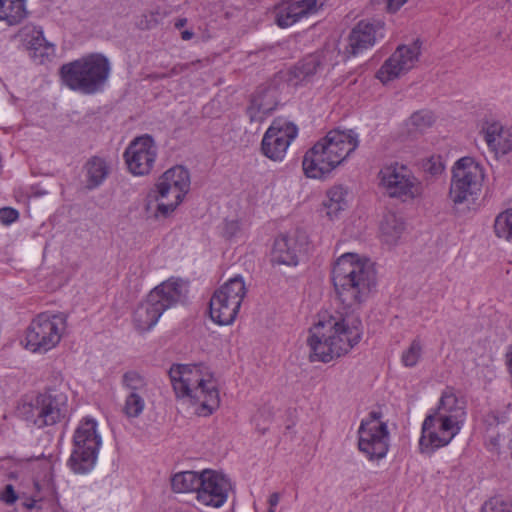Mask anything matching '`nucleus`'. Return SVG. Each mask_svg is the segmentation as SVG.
I'll use <instances>...</instances> for the list:
<instances>
[{"label": "nucleus", "mask_w": 512, "mask_h": 512, "mask_svg": "<svg viewBox=\"0 0 512 512\" xmlns=\"http://www.w3.org/2000/svg\"><path fill=\"white\" fill-rule=\"evenodd\" d=\"M494 232L498 238L512 242V208H508L496 216Z\"/></svg>", "instance_id": "nucleus-35"}, {"label": "nucleus", "mask_w": 512, "mask_h": 512, "mask_svg": "<svg viewBox=\"0 0 512 512\" xmlns=\"http://www.w3.org/2000/svg\"><path fill=\"white\" fill-rule=\"evenodd\" d=\"M481 512H512V510L507 502L495 497L485 502Z\"/></svg>", "instance_id": "nucleus-40"}, {"label": "nucleus", "mask_w": 512, "mask_h": 512, "mask_svg": "<svg viewBox=\"0 0 512 512\" xmlns=\"http://www.w3.org/2000/svg\"><path fill=\"white\" fill-rule=\"evenodd\" d=\"M247 289L241 276L229 279L212 295L209 303L211 319L219 325H230L239 313Z\"/></svg>", "instance_id": "nucleus-9"}, {"label": "nucleus", "mask_w": 512, "mask_h": 512, "mask_svg": "<svg viewBox=\"0 0 512 512\" xmlns=\"http://www.w3.org/2000/svg\"><path fill=\"white\" fill-rule=\"evenodd\" d=\"M87 187L94 189L101 185L109 174L106 161L99 157H93L86 163Z\"/></svg>", "instance_id": "nucleus-32"}, {"label": "nucleus", "mask_w": 512, "mask_h": 512, "mask_svg": "<svg viewBox=\"0 0 512 512\" xmlns=\"http://www.w3.org/2000/svg\"><path fill=\"white\" fill-rule=\"evenodd\" d=\"M317 10V0L283 1L276 7L275 21L279 27L286 28Z\"/></svg>", "instance_id": "nucleus-22"}, {"label": "nucleus", "mask_w": 512, "mask_h": 512, "mask_svg": "<svg viewBox=\"0 0 512 512\" xmlns=\"http://www.w3.org/2000/svg\"><path fill=\"white\" fill-rule=\"evenodd\" d=\"M378 186L385 196L402 203L420 199L424 193L422 182L407 165L392 162L378 172Z\"/></svg>", "instance_id": "nucleus-7"}, {"label": "nucleus", "mask_w": 512, "mask_h": 512, "mask_svg": "<svg viewBox=\"0 0 512 512\" xmlns=\"http://www.w3.org/2000/svg\"><path fill=\"white\" fill-rule=\"evenodd\" d=\"M300 251L301 244L298 235H281L274 241L271 260L278 265L296 266L299 262Z\"/></svg>", "instance_id": "nucleus-24"}, {"label": "nucleus", "mask_w": 512, "mask_h": 512, "mask_svg": "<svg viewBox=\"0 0 512 512\" xmlns=\"http://www.w3.org/2000/svg\"><path fill=\"white\" fill-rule=\"evenodd\" d=\"M422 355V344L419 339H414L409 347L403 351L401 362L405 367H414Z\"/></svg>", "instance_id": "nucleus-36"}, {"label": "nucleus", "mask_w": 512, "mask_h": 512, "mask_svg": "<svg viewBox=\"0 0 512 512\" xmlns=\"http://www.w3.org/2000/svg\"><path fill=\"white\" fill-rule=\"evenodd\" d=\"M25 0H0V21L12 26L27 17Z\"/></svg>", "instance_id": "nucleus-29"}, {"label": "nucleus", "mask_w": 512, "mask_h": 512, "mask_svg": "<svg viewBox=\"0 0 512 512\" xmlns=\"http://www.w3.org/2000/svg\"><path fill=\"white\" fill-rule=\"evenodd\" d=\"M190 188V176L183 166L168 169L158 179L150 197L156 202L153 211L155 218L170 216L182 203Z\"/></svg>", "instance_id": "nucleus-6"}, {"label": "nucleus", "mask_w": 512, "mask_h": 512, "mask_svg": "<svg viewBox=\"0 0 512 512\" xmlns=\"http://www.w3.org/2000/svg\"><path fill=\"white\" fill-rule=\"evenodd\" d=\"M321 65L318 55H309L298 62L290 71V80L295 84L313 76Z\"/></svg>", "instance_id": "nucleus-33"}, {"label": "nucleus", "mask_w": 512, "mask_h": 512, "mask_svg": "<svg viewBox=\"0 0 512 512\" xmlns=\"http://www.w3.org/2000/svg\"><path fill=\"white\" fill-rule=\"evenodd\" d=\"M163 313L162 306L148 294L133 313L134 326L139 332L149 331L157 324Z\"/></svg>", "instance_id": "nucleus-27"}, {"label": "nucleus", "mask_w": 512, "mask_h": 512, "mask_svg": "<svg viewBox=\"0 0 512 512\" xmlns=\"http://www.w3.org/2000/svg\"><path fill=\"white\" fill-rule=\"evenodd\" d=\"M383 23L379 21L362 20L351 30L347 37V44L343 54L349 58L361 54L363 51L375 45Z\"/></svg>", "instance_id": "nucleus-18"}, {"label": "nucleus", "mask_w": 512, "mask_h": 512, "mask_svg": "<svg viewBox=\"0 0 512 512\" xmlns=\"http://www.w3.org/2000/svg\"><path fill=\"white\" fill-rule=\"evenodd\" d=\"M341 163L357 148L358 136L352 130L334 129L319 140Z\"/></svg>", "instance_id": "nucleus-23"}, {"label": "nucleus", "mask_w": 512, "mask_h": 512, "mask_svg": "<svg viewBox=\"0 0 512 512\" xmlns=\"http://www.w3.org/2000/svg\"><path fill=\"white\" fill-rule=\"evenodd\" d=\"M34 488L35 493L31 499L23 503L27 509H37L39 512H61L50 467H47L42 480L34 481Z\"/></svg>", "instance_id": "nucleus-19"}, {"label": "nucleus", "mask_w": 512, "mask_h": 512, "mask_svg": "<svg viewBox=\"0 0 512 512\" xmlns=\"http://www.w3.org/2000/svg\"><path fill=\"white\" fill-rule=\"evenodd\" d=\"M97 421L92 417L82 418L73 434V449L68 465L75 473L89 472L95 465L102 438Z\"/></svg>", "instance_id": "nucleus-8"}, {"label": "nucleus", "mask_w": 512, "mask_h": 512, "mask_svg": "<svg viewBox=\"0 0 512 512\" xmlns=\"http://www.w3.org/2000/svg\"><path fill=\"white\" fill-rule=\"evenodd\" d=\"M423 170L432 175V176H437V175H440L443 171H444V163L442 161V157L439 156V155H433L431 157H429L428 159H426L424 162H423Z\"/></svg>", "instance_id": "nucleus-39"}, {"label": "nucleus", "mask_w": 512, "mask_h": 512, "mask_svg": "<svg viewBox=\"0 0 512 512\" xmlns=\"http://www.w3.org/2000/svg\"><path fill=\"white\" fill-rule=\"evenodd\" d=\"M19 218V213L16 209L10 207H3L0 209V222L9 225Z\"/></svg>", "instance_id": "nucleus-41"}, {"label": "nucleus", "mask_w": 512, "mask_h": 512, "mask_svg": "<svg viewBox=\"0 0 512 512\" xmlns=\"http://www.w3.org/2000/svg\"><path fill=\"white\" fill-rule=\"evenodd\" d=\"M176 398L198 416H209L220 406L217 382L202 364H176L169 370Z\"/></svg>", "instance_id": "nucleus-2"}, {"label": "nucleus", "mask_w": 512, "mask_h": 512, "mask_svg": "<svg viewBox=\"0 0 512 512\" xmlns=\"http://www.w3.org/2000/svg\"><path fill=\"white\" fill-rule=\"evenodd\" d=\"M146 209H147V211L151 209V201L148 202Z\"/></svg>", "instance_id": "nucleus-48"}, {"label": "nucleus", "mask_w": 512, "mask_h": 512, "mask_svg": "<svg viewBox=\"0 0 512 512\" xmlns=\"http://www.w3.org/2000/svg\"><path fill=\"white\" fill-rule=\"evenodd\" d=\"M297 134L296 125L282 118L275 119L263 136V154L273 161H281Z\"/></svg>", "instance_id": "nucleus-14"}, {"label": "nucleus", "mask_w": 512, "mask_h": 512, "mask_svg": "<svg viewBox=\"0 0 512 512\" xmlns=\"http://www.w3.org/2000/svg\"><path fill=\"white\" fill-rule=\"evenodd\" d=\"M202 480V472L183 471L176 473L171 478V486L174 492L197 494Z\"/></svg>", "instance_id": "nucleus-30"}, {"label": "nucleus", "mask_w": 512, "mask_h": 512, "mask_svg": "<svg viewBox=\"0 0 512 512\" xmlns=\"http://www.w3.org/2000/svg\"><path fill=\"white\" fill-rule=\"evenodd\" d=\"M110 74L108 59L99 53L89 54L61 67L63 82L72 90L94 94L107 81Z\"/></svg>", "instance_id": "nucleus-5"}, {"label": "nucleus", "mask_w": 512, "mask_h": 512, "mask_svg": "<svg viewBox=\"0 0 512 512\" xmlns=\"http://www.w3.org/2000/svg\"><path fill=\"white\" fill-rule=\"evenodd\" d=\"M276 106V91L272 88L259 89L252 96L247 114L251 122H262Z\"/></svg>", "instance_id": "nucleus-26"}, {"label": "nucleus", "mask_w": 512, "mask_h": 512, "mask_svg": "<svg viewBox=\"0 0 512 512\" xmlns=\"http://www.w3.org/2000/svg\"><path fill=\"white\" fill-rule=\"evenodd\" d=\"M187 293L186 284L176 278H170L149 292V295L166 311L185 297Z\"/></svg>", "instance_id": "nucleus-25"}, {"label": "nucleus", "mask_w": 512, "mask_h": 512, "mask_svg": "<svg viewBox=\"0 0 512 512\" xmlns=\"http://www.w3.org/2000/svg\"><path fill=\"white\" fill-rule=\"evenodd\" d=\"M157 147L149 135L134 139L124 152V159L130 173L136 176L148 175L156 161Z\"/></svg>", "instance_id": "nucleus-16"}, {"label": "nucleus", "mask_w": 512, "mask_h": 512, "mask_svg": "<svg viewBox=\"0 0 512 512\" xmlns=\"http://www.w3.org/2000/svg\"><path fill=\"white\" fill-rule=\"evenodd\" d=\"M279 500H280V495L278 493H272L268 500L270 508L275 510V507L278 505Z\"/></svg>", "instance_id": "nucleus-45"}, {"label": "nucleus", "mask_w": 512, "mask_h": 512, "mask_svg": "<svg viewBox=\"0 0 512 512\" xmlns=\"http://www.w3.org/2000/svg\"><path fill=\"white\" fill-rule=\"evenodd\" d=\"M466 417V401L453 388L447 387L437 407L422 423L419 440L422 451H434L447 446L461 431Z\"/></svg>", "instance_id": "nucleus-3"}, {"label": "nucleus", "mask_w": 512, "mask_h": 512, "mask_svg": "<svg viewBox=\"0 0 512 512\" xmlns=\"http://www.w3.org/2000/svg\"><path fill=\"white\" fill-rule=\"evenodd\" d=\"M408 0H384L389 13L397 12Z\"/></svg>", "instance_id": "nucleus-44"}, {"label": "nucleus", "mask_w": 512, "mask_h": 512, "mask_svg": "<svg viewBox=\"0 0 512 512\" xmlns=\"http://www.w3.org/2000/svg\"><path fill=\"white\" fill-rule=\"evenodd\" d=\"M65 329L66 318L63 314L41 313L26 330V348L32 352L45 353L59 344Z\"/></svg>", "instance_id": "nucleus-10"}, {"label": "nucleus", "mask_w": 512, "mask_h": 512, "mask_svg": "<svg viewBox=\"0 0 512 512\" xmlns=\"http://www.w3.org/2000/svg\"><path fill=\"white\" fill-rule=\"evenodd\" d=\"M29 48L33 51V57L43 58L48 57L54 52V48L44 38L43 31L34 27L32 29L31 39L28 41Z\"/></svg>", "instance_id": "nucleus-34"}, {"label": "nucleus", "mask_w": 512, "mask_h": 512, "mask_svg": "<svg viewBox=\"0 0 512 512\" xmlns=\"http://www.w3.org/2000/svg\"><path fill=\"white\" fill-rule=\"evenodd\" d=\"M194 36V33L191 30H184L181 32V38L184 41L191 40Z\"/></svg>", "instance_id": "nucleus-46"}, {"label": "nucleus", "mask_w": 512, "mask_h": 512, "mask_svg": "<svg viewBox=\"0 0 512 512\" xmlns=\"http://www.w3.org/2000/svg\"><path fill=\"white\" fill-rule=\"evenodd\" d=\"M0 500L9 505L17 500V495L11 484L6 485L3 491L0 492Z\"/></svg>", "instance_id": "nucleus-43"}, {"label": "nucleus", "mask_w": 512, "mask_h": 512, "mask_svg": "<svg viewBox=\"0 0 512 512\" xmlns=\"http://www.w3.org/2000/svg\"><path fill=\"white\" fill-rule=\"evenodd\" d=\"M125 391L122 413L128 419L138 418L145 410L146 400L150 398V389L146 379L135 371H128L121 379Z\"/></svg>", "instance_id": "nucleus-15"}, {"label": "nucleus", "mask_w": 512, "mask_h": 512, "mask_svg": "<svg viewBox=\"0 0 512 512\" xmlns=\"http://www.w3.org/2000/svg\"><path fill=\"white\" fill-rule=\"evenodd\" d=\"M421 45L419 39L410 44L399 45L378 69L376 78L382 84H387L414 69L419 62Z\"/></svg>", "instance_id": "nucleus-13"}, {"label": "nucleus", "mask_w": 512, "mask_h": 512, "mask_svg": "<svg viewBox=\"0 0 512 512\" xmlns=\"http://www.w3.org/2000/svg\"><path fill=\"white\" fill-rule=\"evenodd\" d=\"M340 164L320 141L305 153L302 161L304 174L313 179L326 177Z\"/></svg>", "instance_id": "nucleus-20"}, {"label": "nucleus", "mask_w": 512, "mask_h": 512, "mask_svg": "<svg viewBox=\"0 0 512 512\" xmlns=\"http://www.w3.org/2000/svg\"><path fill=\"white\" fill-rule=\"evenodd\" d=\"M509 428H507L504 424H497L495 427H490L487 430V440L490 445L497 448L501 445V442L505 440L508 436L506 432H508Z\"/></svg>", "instance_id": "nucleus-38"}, {"label": "nucleus", "mask_w": 512, "mask_h": 512, "mask_svg": "<svg viewBox=\"0 0 512 512\" xmlns=\"http://www.w3.org/2000/svg\"><path fill=\"white\" fill-rule=\"evenodd\" d=\"M186 24H187L186 18H178V19H176L174 26L177 29H182Z\"/></svg>", "instance_id": "nucleus-47"}, {"label": "nucleus", "mask_w": 512, "mask_h": 512, "mask_svg": "<svg viewBox=\"0 0 512 512\" xmlns=\"http://www.w3.org/2000/svg\"><path fill=\"white\" fill-rule=\"evenodd\" d=\"M232 486L230 480L214 470H203L196 500L205 507L220 508L227 501Z\"/></svg>", "instance_id": "nucleus-17"}, {"label": "nucleus", "mask_w": 512, "mask_h": 512, "mask_svg": "<svg viewBox=\"0 0 512 512\" xmlns=\"http://www.w3.org/2000/svg\"><path fill=\"white\" fill-rule=\"evenodd\" d=\"M17 411L19 417L28 425L41 429L67 419L70 414V405L65 392L48 389L22 399Z\"/></svg>", "instance_id": "nucleus-4"}, {"label": "nucleus", "mask_w": 512, "mask_h": 512, "mask_svg": "<svg viewBox=\"0 0 512 512\" xmlns=\"http://www.w3.org/2000/svg\"><path fill=\"white\" fill-rule=\"evenodd\" d=\"M240 223L238 220H227L224 223L223 234L227 238H234L239 235Z\"/></svg>", "instance_id": "nucleus-42"}, {"label": "nucleus", "mask_w": 512, "mask_h": 512, "mask_svg": "<svg viewBox=\"0 0 512 512\" xmlns=\"http://www.w3.org/2000/svg\"><path fill=\"white\" fill-rule=\"evenodd\" d=\"M433 122L434 115L432 112L427 110L415 112L410 117V124L420 131L430 127L433 124Z\"/></svg>", "instance_id": "nucleus-37"}, {"label": "nucleus", "mask_w": 512, "mask_h": 512, "mask_svg": "<svg viewBox=\"0 0 512 512\" xmlns=\"http://www.w3.org/2000/svg\"><path fill=\"white\" fill-rule=\"evenodd\" d=\"M327 200L324 207L330 219L337 217L340 211L347 207V190L341 185L331 187L326 193Z\"/></svg>", "instance_id": "nucleus-31"}, {"label": "nucleus", "mask_w": 512, "mask_h": 512, "mask_svg": "<svg viewBox=\"0 0 512 512\" xmlns=\"http://www.w3.org/2000/svg\"><path fill=\"white\" fill-rule=\"evenodd\" d=\"M331 280L338 301L351 313H320L307 338L312 362L328 363L347 354L363 334L361 319L354 315L376 289L377 277L373 263L357 253L339 256L331 270Z\"/></svg>", "instance_id": "nucleus-1"}, {"label": "nucleus", "mask_w": 512, "mask_h": 512, "mask_svg": "<svg viewBox=\"0 0 512 512\" xmlns=\"http://www.w3.org/2000/svg\"><path fill=\"white\" fill-rule=\"evenodd\" d=\"M380 237L388 245H395L399 242L406 231L404 219L394 213H386L380 222Z\"/></svg>", "instance_id": "nucleus-28"}, {"label": "nucleus", "mask_w": 512, "mask_h": 512, "mask_svg": "<svg viewBox=\"0 0 512 512\" xmlns=\"http://www.w3.org/2000/svg\"><path fill=\"white\" fill-rule=\"evenodd\" d=\"M390 433L382 413L371 411L358 429V449L369 461H379L389 450Z\"/></svg>", "instance_id": "nucleus-11"}, {"label": "nucleus", "mask_w": 512, "mask_h": 512, "mask_svg": "<svg viewBox=\"0 0 512 512\" xmlns=\"http://www.w3.org/2000/svg\"><path fill=\"white\" fill-rule=\"evenodd\" d=\"M481 134L497 159L512 156V128L505 127L499 122H485Z\"/></svg>", "instance_id": "nucleus-21"}, {"label": "nucleus", "mask_w": 512, "mask_h": 512, "mask_svg": "<svg viewBox=\"0 0 512 512\" xmlns=\"http://www.w3.org/2000/svg\"><path fill=\"white\" fill-rule=\"evenodd\" d=\"M484 178L483 167L472 157H462L452 168L449 197L454 204L473 199L480 191Z\"/></svg>", "instance_id": "nucleus-12"}, {"label": "nucleus", "mask_w": 512, "mask_h": 512, "mask_svg": "<svg viewBox=\"0 0 512 512\" xmlns=\"http://www.w3.org/2000/svg\"><path fill=\"white\" fill-rule=\"evenodd\" d=\"M268 512H275V510H274V509H272V508H269V509H268Z\"/></svg>", "instance_id": "nucleus-49"}]
</instances>
